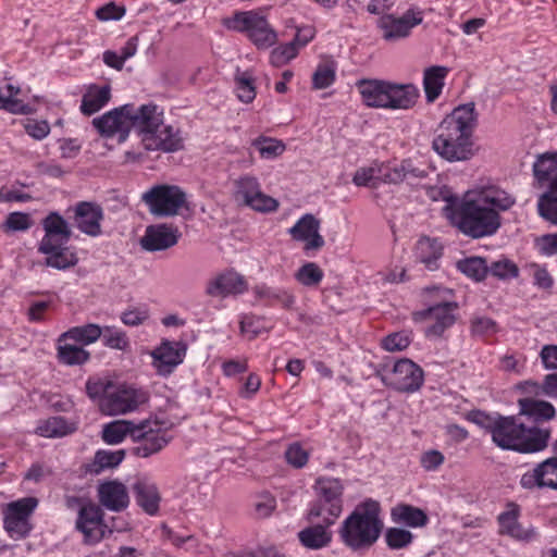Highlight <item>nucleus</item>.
I'll list each match as a JSON object with an SVG mask.
<instances>
[{
    "label": "nucleus",
    "instance_id": "obj_31",
    "mask_svg": "<svg viewBox=\"0 0 557 557\" xmlns=\"http://www.w3.org/2000/svg\"><path fill=\"white\" fill-rule=\"evenodd\" d=\"M100 503L108 509L121 511L128 506L129 497L126 486L116 481L101 484L98 490Z\"/></svg>",
    "mask_w": 557,
    "mask_h": 557
},
{
    "label": "nucleus",
    "instance_id": "obj_1",
    "mask_svg": "<svg viewBox=\"0 0 557 557\" xmlns=\"http://www.w3.org/2000/svg\"><path fill=\"white\" fill-rule=\"evenodd\" d=\"M515 205L513 194L498 185H487L468 190L460 198H447L443 211L462 234L478 239L496 234L502 226L500 214Z\"/></svg>",
    "mask_w": 557,
    "mask_h": 557
},
{
    "label": "nucleus",
    "instance_id": "obj_27",
    "mask_svg": "<svg viewBox=\"0 0 557 557\" xmlns=\"http://www.w3.org/2000/svg\"><path fill=\"white\" fill-rule=\"evenodd\" d=\"M386 98L385 109L408 110L416 104L419 98V89L412 84L388 82Z\"/></svg>",
    "mask_w": 557,
    "mask_h": 557
},
{
    "label": "nucleus",
    "instance_id": "obj_16",
    "mask_svg": "<svg viewBox=\"0 0 557 557\" xmlns=\"http://www.w3.org/2000/svg\"><path fill=\"white\" fill-rule=\"evenodd\" d=\"M456 310L457 305L455 302L445 301L417 312L414 318L426 323L424 335L428 338L437 339L456 322Z\"/></svg>",
    "mask_w": 557,
    "mask_h": 557
},
{
    "label": "nucleus",
    "instance_id": "obj_48",
    "mask_svg": "<svg viewBox=\"0 0 557 557\" xmlns=\"http://www.w3.org/2000/svg\"><path fill=\"white\" fill-rule=\"evenodd\" d=\"M414 535L406 529L393 527L385 532V542L391 549H403L409 547Z\"/></svg>",
    "mask_w": 557,
    "mask_h": 557
},
{
    "label": "nucleus",
    "instance_id": "obj_41",
    "mask_svg": "<svg viewBox=\"0 0 557 557\" xmlns=\"http://www.w3.org/2000/svg\"><path fill=\"white\" fill-rule=\"evenodd\" d=\"M137 423L128 420H115L103 425L102 440L110 445L122 443L126 436L133 440Z\"/></svg>",
    "mask_w": 557,
    "mask_h": 557
},
{
    "label": "nucleus",
    "instance_id": "obj_44",
    "mask_svg": "<svg viewBox=\"0 0 557 557\" xmlns=\"http://www.w3.org/2000/svg\"><path fill=\"white\" fill-rule=\"evenodd\" d=\"M102 329L97 324L74 326L62 333V338H67L81 345H89L101 337Z\"/></svg>",
    "mask_w": 557,
    "mask_h": 557
},
{
    "label": "nucleus",
    "instance_id": "obj_29",
    "mask_svg": "<svg viewBox=\"0 0 557 557\" xmlns=\"http://www.w3.org/2000/svg\"><path fill=\"white\" fill-rule=\"evenodd\" d=\"M143 144L147 150H163L174 152L183 148V138L178 131L172 126L158 128V132L150 138L143 137Z\"/></svg>",
    "mask_w": 557,
    "mask_h": 557
},
{
    "label": "nucleus",
    "instance_id": "obj_15",
    "mask_svg": "<svg viewBox=\"0 0 557 557\" xmlns=\"http://www.w3.org/2000/svg\"><path fill=\"white\" fill-rule=\"evenodd\" d=\"M423 21V13L420 9L411 8L401 16L384 14L380 17L377 27L382 32V38L394 42L410 36L412 29Z\"/></svg>",
    "mask_w": 557,
    "mask_h": 557
},
{
    "label": "nucleus",
    "instance_id": "obj_5",
    "mask_svg": "<svg viewBox=\"0 0 557 557\" xmlns=\"http://www.w3.org/2000/svg\"><path fill=\"white\" fill-rule=\"evenodd\" d=\"M86 394L97 403L106 416L125 414L138 409L148 400L143 388L124 383H115L109 377L91 376L86 382Z\"/></svg>",
    "mask_w": 557,
    "mask_h": 557
},
{
    "label": "nucleus",
    "instance_id": "obj_54",
    "mask_svg": "<svg viewBox=\"0 0 557 557\" xmlns=\"http://www.w3.org/2000/svg\"><path fill=\"white\" fill-rule=\"evenodd\" d=\"M336 77V69L331 63L319 64L312 75V85L315 89H324L331 86Z\"/></svg>",
    "mask_w": 557,
    "mask_h": 557
},
{
    "label": "nucleus",
    "instance_id": "obj_32",
    "mask_svg": "<svg viewBox=\"0 0 557 557\" xmlns=\"http://www.w3.org/2000/svg\"><path fill=\"white\" fill-rule=\"evenodd\" d=\"M391 518L393 522L412 529L424 528L430 520L423 509L409 504H398L393 507L391 510Z\"/></svg>",
    "mask_w": 557,
    "mask_h": 557
},
{
    "label": "nucleus",
    "instance_id": "obj_60",
    "mask_svg": "<svg viewBox=\"0 0 557 557\" xmlns=\"http://www.w3.org/2000/svg\"><path fill=\"white\" fill-rule=\"evenodd\" d=\"M23 126L25 132L36 140H42L50 134V125L45 120L27 119Z\"/></svg>",
    "mask_w": 557,
    "mask_h": 557
},
{
    "label": "nucleus",
    "instance_id": "obj_55",
    "mask_svg": "<svg viewBox=\"0 0 557 557\" xmlns=\"http://www.w3.org/2000/svg\"><path fill=\"white\" fill-rule=\"evenodd\" d=\"M298 54V47L296 42H288L274 48L270 54V63L273 66L280 67Z\"/></svg>",
    "mask_w": 557,
    "mask_h": 557
},
{
    "label": "nucleus",
    "instance_id": "obj_59",
    "mask_svg": "<svg viewBox=\"0 0 557 557\" xmlns=\"http://www.w3.org/2000/svg\"><path fill=\"white\" fill-rule=\"evenodd\" d=\"M149 318V310L147 307H133L125 310L122 315V322L127 326H138L144 324Z\"/></svg>",
    "mask_w": 557,
    "mask_h": 557
},
{
    "label": "nucleus",
    "instance_id": "obj_43",
    "mask_svg": "<svg viewBox=\"0 0 557 557\" xmlns=\"http://www.w3.org/2000/svg\"><path fill=\"white\" fill-rule=\"evenodd\" d=\"M20 91V87L10 82L4 87H0V109L14 114H28L29 106L16 98Z\"/></svg>",
    "mask_w": 557,
    "mask_h": 557
},
{
    "label": "nucleus",
    "instance_id": "obj_63",
    "mask_svg": "<svg viewBox=\"0 0 557 557\" xmlns=\"http://www.w3.org/2000/svg\"><path fill=\"white\" fill-rule=\"evenodd\" d=\"M445 461L444 455L436 449H430L424 451L420 457L421 467L425 471L437 470Z\"/></svg>",
    "mask_w": 557,
    "mask_h": 557
},
{
    "label": "nucleus",
    "instance_id": "obj_33",
    "mask_svg": "<svg viewBox=\"0 0 557 557\" xmlns=\"http://www.w3.org/2000/svg\"><path fill=\"white\" fill-rule=\"evenodd\" d=\"M442 255L443 247L435 238L422 237L416 244L414 257L428 270L434 271L438 269Z\"/></svg>",
    "mask_w": 557,
    "mask_h": 557
},
{
    "label": "nucleus",
    "instance_id": "obj_40",
    "mask_svg": "<svg viewBox=\"0 0 557 557\" xmlns=\"http://www.w3.org/2000/svg\"><path fill=\"white\" fill-rule=\"evenodd\" d=\"M325 522L305 528L298 533L299 542L309 549H320L327 546L332 541V533L327 531Z\"/></svg>",
    "mask_w": 557,
    "mask_h": 557
},
{
    "label": "nucleus",
    "instance_id": "obj_20",
    "mask_svg": "<svg viewBox=\"0 0 557 557\" xmlns=\"http://www.w3.org/2000/svg\"><path fill=\"white\" fill-rule=\"evenodd\" d=\"M180 237L178 228L172 224L150 225L140 238V246L146 251H161L175 246Z\"/></svg>",
    "mask_w": 557,
    "mask_h": 557
},
{
    "label": "nucleus",
    "instance_id": "obj_28",
    "mask_svg": "<svg viewBox=\"0 0 557 557\" xmlns=\"http://www.w3.org/2000/svg\"><path fill=\"white\" fill-rule=\"evenodd\" d=\"M111 100L110 85L90 84L82 96L79 110L84 115H92L104 108Z\"/></svg>",
    "mask_w": 557,
    "mask_h": 557
},
{
    "label": "nucleus",
    "instance_id": "obj_18",
    "mask_svg": "<svg viewBox=\"0 0 557 557\" xmlns=\"http://www.w3.org/2000/svg\"><path fill=\"white\" fill-rule=\"evenodd\" d=\"M519 484L527 491H557V457L547 458L533 469L525 471Z\"/></svg>",
    "mask_w": 557,
    "mask_h": 557
},
{
    "label": "nucleus",
    "instance_id": "obj_8",
    "mask_svg": "<svg viewBox=\"0 0 557 557\" xmlns=\"http://www.w3.org/2000/svg\"><path fill=\"white\" fill-rule=\"evenodd\" d=\"M141 201L154 216L169 218L178 214L186 205V194L176 185H154L141 195Z\"/></svg>",
    "mask_w": 557,
    "mask_h": 557
},
{
    "label": "nucleus",
    "instance_id": "obj_56",
    "mask_svg": "<svg viewBox=\"0 0 557 557\" xmlns=\"http://www.w3.org/2000/svg\"><path fill=\"white\" fill-rule=\"evenodd\" d=\"M32 224L28 213L12 212L7 216L3 228L7 232H25L32 227Z\"/></svg>",
    "mask_w": 557,
    "mask_h": 557
},
{
    "label": "nucleus",
    "instance_id": "obj_62",
    "mask_svg": "<svg viewBox=\"0 0 557 557\" xmlns=\"http://www.w3.org/2000/svg\"><path fill=\"white\" fill-rule=\"evenodd\" d=\"M406 171H409V170H408L407 165H404V161L400 164L395 165L393 168L383 165V170L381 173V181L384 183H389V184L401 183L404 181H407L406 180Z\"/></svg>",
    "mask_w": 557,
    "mask_h": 557
},
{
    "label": "nucleus",
    "instance_id": "obj_9",
    "mask_svg": "<svg viewBox=\"0 0 557 557\" xmlns=\"http://www.w3.org/2000/svg\"><path fill=\"white\" fill-rule=\"evenodd\" d=\"M228 27L245 33L258 49H268L277 39L275 30L269 25L267 18L253 11L237 13Z\"/></svg>",
    "mask_w": 557,
    "mask_h": 557
},
{
    "label": "nucleus",
    "instance_id": "obj_4",
    "mask_svg": "<svg viewBox=\"0 0 557 557\" xmlns=\"http://www.w3.org/2000/svg\"><path fill=\"white\" fill-rule=\"evenodd\" d=\"M486 420L485 428L493 443L500 449L531 454L547 447L550 437L547 429L527 428L513 417L498 416Z\"/></svg>",
    "mask_w": 557,
    "mask_h": 557
},
{
    "label": "nucleus",
    "instance_id": "obj_7",
    "mask_svg": "<svg viewBox=\"0 0 557 557\" xmlns=\"http://www.w3.org/2000/svg\"><path fill=\"white\" fill-rule=\"evenodd\" d=\"M314 490L318 500L308 512L310 520L322 518L327 525H332L343 511L344 484L342 480L330 476H320L315 480Z\"/></svg>",
    "mask_w": 557,
    "mask_h": 557
},
{
    "label": "nucleus",
    "instance_id": "obj_38",
    "mask_svg": "<svg viewBox=\"0 0 557 557\" xmlns=\"http://www.w3.org/2000/svg\"><path fill=\"white\" fill-rule=\"evenodd\" d=\"M57 357L62 364L82 366L90 359V352L81 346L71 344L70 339L62 338L60 335L57 339Z\"/></svg>",
    "mask_w": 557,
    "mask_h": 557
},
{
    "label": "nucleus",
    "instance_id": "obj_49",
    "mask_svg": "<svg viewBox=\"0 0 557 557\" xmlns=\"http://www.w3.org/2000/svg\"><path fill=\"white\" fill-rule=\"evenodd\" d=\"M263 159H274L285 151L283 141L270 137H259L252 141Z\"/></svg>",
    "mask_w": 557,
    "mask_h": 557
},
{
    "label": "nucleus",
    "instance_id": "obj_13",
    "mask_svg": "<svg viewBox=\"0 0 557 557\" xmlns=\"http://www.w3.org/2000/svg\"><path fill=\"white\" fill-rule=\"evenodd\" d=\"M234 198L236 201L261 212H272L278 207L276 199L262 193L258 178L248 174L235 180Z\"/></svg>",
    "mask_w": 557,
    "mask_h": 557
},
{
    "label": "nucleus",
    "instance_id": "obj_6",
    "mask_svg": "<svg viewBox=\"0 0 557 557\" xmlns=\"http://www.w3.org/2000/svg\"><path fill=\"white\" fill-rule=\"evenodd\" d=\"M534 178L544 191L536 201L539 216L557 227V152H545L533 163Z\"/></svg>",
    "mask_w": 557,
    "mask_h": 557
},
{
    "label": "nucleus",
    "instance_id": "obj_12",
    "mask_svg": "<svg viewBox=\"0 0 557 557\" xmlns=\"http://www.w3.org/2000/svg\"><path fill=\"white\" fill-rule=\"evenodd\" d=\"M132 104H123L114 108L91 121L92 126L103 138L116 137L119 144H123L132 129Z\"/></svg>",
    "mask_w": 557,
    "mask_h": 557
},
{
    "label": "nucleus",
    "instance_id": "obj_11",
    "mask_svg": "<svg viewBox=\"0 0 557 557\" xmlns=\"http://www.w3.org/2000/svg\"><path fill=\"white\" fill-rule=\"evenodd\" d=\"M382 382L396 391L413 393L423 384L424 373L420 366L410 359H399L393 367L381 373Z\"/></svg>",
    "mask_w": 557,
    "mask_h": 557
},
{
    "label": "nucleus",
    "instance_id": "obj_17",
    "mask_svg": "<svg viewBox=\"0 0 557 557\" xmlns=\"http://www.w3.org/2000/svg\"><path fill=\"white\" fill-rule=\"evenodd\" d=\"M187 346L183 342L162 339L150 352L151 366L160 376H169L183 363Z\"/></svg>",
    "mask_w": 557,
    "mask_h": 557
},
{
    "label": "nucleus",
    "instance_id": "obj_50",
    "mask_svg": "<svg viewBox=\"0 0 557 557\" xmlns=\"http://www.w3.org/2000/svg\"><path fill=\"white\" fill-rule=\"evenodd\" d=\"M382 170L383 164L377 162H374L369 166H361L355 172L352 183L358 187L369 186L372 183L374 184V181H381Z\"/></svg>",
    "mask_w": 557,
    "mask_h": 557
},
{
    "label": "nucleus",
    "instance_id": "obj_23",
    "mask_svg": "<svg viewBox=\"0 0 557 557\" xmlns=\"http://www.w3.org/2000/svg\"><path fill=\"white\" fill-rule=\"evenodd\" d=\"M319 230L320 221L313 214L307 213L288 230V234L294 240L305 243L304 249L306 251L318 250L325 243Z\"/></svg>",
    "mask_w": 557,
    "mask_h": 557
},
{
    "label": "nucleus",
    "instance_id": "obj_35",
    "mask_svg": "<svg viewBox=\"0 0 557 557\" xmlns=\"http://www.w3.org/2000/svg\"><path fill=\"white\" fill-rule=\"evenodd\" d=\"M518 404L520 413L527 416L534 422L549 421L556 416L555 407L546 400L525 397L519 399Z\"/></svg>",
    "mask_w": 557,
    "mask_h": 557
},
{
    "label": "nucleus",
    "instance_id": "obj_3",
    "mask_svg": "<svg viewBox=\"0 0 557 557\" xmlns=\"http://www.w3.org/2000/svg\"><path fill=\"white\" fill-rule=\"evenodd\" d=\"M384 528L379 502L368 498L358 504L338 529L341 542L352 550H366L380 539Z\"/></svg>",
    "mask_w": 557,
    "mask_h": 557
},
{
    "label": "nucleus",
    "instance_id": "obj_21",
    "mask_svg": "<svg viewBox=\"0 0 557 557\" xmlns=\"http://www.w3.org/2000/svg\"><path fill=\"white\" fill-rule=\"evenodd\" d=\"M103 219V209L97 202L81 201L74 208L76 227L88 236L98 237L102 234L101 223Z\"/></svg>",
    "mask_w": 557,
    "mask_h": 557
},
{
    "label": "nucleus",
    "instance_id": "obj_36",
    "mask_svg": "<svg viewBox=\"0 0 557 557\" xmlns=\"http://www.w3.org/2000/svg\"><path fill=\"white\" fill-rule=\"evenodd\" d=\"M449 71V67L443 65H433L424 70L423 88L429 102L435 101L442 94Z\"/></svg>",
    "mask_w": 557,
    "mask_h": 557
},
{
    "label": "nucleus",
    "instance_id": "obj_47",
    "mask_svg": "<svg viewBox=\"0 0 557 557\" xmlns=\"http://www.w3.org/2000/svg\"><path fill=\"white\" fill-rule=\"evenodd\" d=\"M488 273L494 277L507 281L519 276V268L512 260L503 257L491 262Z\"/></svg>",
    "mask_w": 557,
    "mask_h": 557
},
{
    "label": "nucleus",
    "instance_id": "obj_10",
    "mask_svg": "<svg viewBox=\"0 0 557 557\" xmlns=\"http://www.w3.org/2000/svg\"><path fill=\"white\" fill-rule=\"evenodd\" d=\"M168 429V423L158 419L137 423L133 441L139 445L135 448V454L140 458H147L162 450L171 441Z\"/></svg>",
    "mask_w": 557,
    "mask_h": 557
},
{
    "label": "nucleus",
    "instance_id": "obj_25",
    "mask_svg": "<svg viewBox=\"0 0 557 557\" xmlns=\"http://www.w3.org/2000/svg\"><path fill=\"white\" fill-rule=\"evenodd\" d=\"M132 128H136L143 137L150 138L158 132L163 123V111L154 103L143 104L135 108L132 104Z\"/></svg>",
    "mask_w": 557,
    "mask_h": 557
},
{
    "label": "nucleus",
    "instance_id": "obj_26",
    "mask_svg": "<svg viewBox=\"0 0 557 557\" xmlns=\"http://www.w3.org/2000/svg\"><path fill=\"white\" fill-rule=\"evenodd\" d=\"M76 528L84 534L86 543L94 544L103 537L102 510L96 505L81 507Z\"/></svg>",
    "mask_w": 557,
    "mask_h": 557
},
{
    "label": "nucleus",
    "instance_id": "obj_30",
    "mask_svg": "<svg viewBox=\"0 0 557 557\" xmlns=\"http://www.w3.org/2000/svg\"><path fill=\"white\" fill-rule=\"evenodd\" d=\"M387 87L388 82L382 79H360L357 83L362 102L369 108L385 109Z\"/></svg>",
    "mask_w": 557,
    "mask_h": 557
},
{
    "label": "nucleus",
    "instance_id": "obj_51",
    "mask_svg": "<svg viewBox=\"0 0 557 557\" xmlns=\"http://www.w3.org/2000/svg\"><path fill=\"white\" fill-rule=\"evenodd\" d=\"M239 325L242 334L248 339H253L267 331L264 319L255 314H243Z\"/></svg>",
    "mask_w": 557,
    "mask_h": 557
},
{
    "label": "nucleus",
    "instance_id": "obj_45",
    "mask_svg": "<svg viewBox=\"0 0 557 557\" xmlns=\"http://www.w3.org/2000/svg\"><path fill=\"white\" fill-rule=\"evenodd\" d=\"M458 269L474 281H482L488 274L486 260L481 257H471L458 262Z\"/></svg>",
    "mask_w": 557,
    "mask_h": 557
},
{
    "label": "nucleus",
    "instance_id": "obj_64",
    "mask_svg": "<svg viewBox=\"0 0 557 557\" xmlns=\"http://www.w3.org/2000/svg\"><path fill=\"white\" fill-rule=\"evenodd\" d=\"M535 246L537 250L544 256L557 255V233L546 234L536 238Z\"/></svg>",
    "mask_w": 557,
    "mask_h": 557
},
{
    "label": "nucleus",
    "instance_id": "obj_37",
    "mask_svg": "<svg viewBox=\"0 0 557 557\" xmlns=\"http://www.w3.org/2000/svg\"><path fill=\"white\" fill-rule=\"evenodd\" d=\"M252 294L257 301L265 306L282 305L284 308H289L295 301L294 296L286 289L265 284L253 286Z\"/></svg>",
    "mask_w": 557,
    "mask_h": 557
},
{
    "label": "nucleus",
    "instance_id": "obj_58",
    "mask_svg": "<svg viewBox=\"0 0 557 557\" xmlns=\"http://www.w3.org/2000/svg\"><path fill=\"white\" fill-rule=\"evenodd\" d=\"M411 343V336L408 332H397L387 335L383 342V348L387 351H400L406 349Z\"/></svg>",
    "mask_w": 557,
    "mask_h": 557
},
{
    "label": "nucleus",
    "instance_id": "obj_57",
    "mask_svg": "<svg viewBox=\"0 0 557 557\" xmlns=\"http://www.w3.org/2000/svg\"><path fill=\"white\" fill-rule=\"evenodd\" d=\"M285 459L288 465L300 469L307 465L309 460V453L301 444L293 443L285 451Z\"/></svg>",
    "mask_w": 557,
    "mask_h": 557
},
{
    "label": "nucleus",
    "instance_id": "obj_61",
    "mask_svg": "<svg viewBox=\"0 0 557 557\" xmlns=\"http://www.w3.org/2000/svg\"><path fill=\"white\" fill-rule=\"evenodd\" d=\"M236 94L238 99L245 103L255 99L256 89L251 77L244 74L236 79Z\"/></svg>",
    "mask_w": 557,
    "mask_h": 557
},
{
    "label": "nucleus",
    "instance_id": "obj_34",
    "mask_svg": "<svg viewBox=\"0 0 557 557\" xmlns=\"http://www.w3.org/2000/svg\"><path fill=\"white\" fill-rule=\"evenodd\" d=\"M135 498L137 504L150 516L159 510L161 500L158 487L147 479H140L134 484Z\"/></svg>",
    "mask_w": 557,
    "mask_h": 557
},
{
    "label": "nucleus",
    "instance_id": "obj_22",
    "mask_svg": "<svg viewBox=\"0 0 557 557\" xmlns=\"http://www.w3.org/2000/svg\"><path fill=\"white\" fill-rule=\"evenodd\" d=\"M248 289L246 278L234 270L220 273L208 281L206 293L211 297L225 298L231 295H239Z\"/></svg>",
    "mask_w": 557,
    "mask_h": 557
},
{
    "label": "nucleus",
    "instance_id": "obj_14",
    "mask_svg": "<svg viewBox=\"0 0 557 557\" xmlns=\"http://www.w3.org/2000/svg\"><path fill=\"white\" fill-rule=\"evenodd\" d=\"M38 506L36 497H24L9 503L4 510V529L11 537H25L32 529L29 517Z\"/></svg>",
    "mask_w": 557,
    "mask_h": 557
},
{
    "label": "nucleus",
    "instance_id": "obj_2",
    "mask_svg": "<svg viewBox=\"0 0 557 557\" xmlns=\"http://www.w3.org/2000/svg\"><path fill=\"white\" fill-rule=\"evenodd\" d=\"M478 124L475 104L469 102L453 110L441 123L433 149L449 162L469 160L473 156L472 134Z\"/></svg>",
    "mask_w": 557,
    "mask_h": 557
},
{
    "label": "nucleus",
    "instance_id": "obj_42",
    "mask_svg": "<svg viewBox=\"0 0 557 557\" xmlns=\"http://www.w3.org/2000/svg\"><path fill=\"white\" fill-rule=\"evenodd\" d=\"M75 430L73 423L66 421L63 417H50L38 422L36 433L42 437H62Z\"/></svg>",
    "mask_w": 557,
    "mask_h": 557
},
{
    "label": "nucleus",
    "instance_id": "obj_19",
    "mask_svg": "<svg viewBox=\"0 0 557 557\" xmlns=\"http://www.w3.org/2000/svg\"><path fill=\"white\" fill-rule=\"evenodd\" d=\"M37 251L45 256L44 264L57 270H67L78 262L74 248L63 242H39Z\"/></svg>",
    "mask_w": 557,
    "mask_h": 557
},
{
    "label": "nucleus",
    "instance_id": "obj_39",
    "mask_svg": "<svg viewBox=\"0 0 557 557\" xmlns=\"http://www.w3.org/2000/svg\"><path fill=\"white\" fill-rule=\"evenodd\" d=\"M45 234L40 242H63L69 243L71 238V228L69 223L57 212L49 213L42 220Z\"/></svg>",
    "mask_w": 557,
    "mask_h": 557
},
{
    "label": "nucleus",
    "instance_id": "obj_53",
    "mask_svg": "<svg viewBox=\"0 0 557 557\" xmlns=\"http://www.w3.org/2000/svg\"><path fill=\"white\" fill-rule=\"evenodd\" d=\"M101 337L103 345L109 348L125 350L129 346L125 332L114 326H106L102 330Z\"/></svg>",
    "mask_w": 557,
    "mask_h": 557
},
{
    "label": "nucleus",
    "instance_id": "obj_52",
    "mask_svg": "<svg viewBox=\"0 0 557 557\" xmlns=\"http://www.w3.org/2000/svg\"><path fill=\"white\" fill-rule=\"evenodd\" d=\"M125 457L123 449L119 450H98L95 455L94 465L96 472H99L107 468H114L119 466Z\"/></svg>",
    "mask_w": 557,
    "mask_h": 557
},
{
    "label": "nucleus",
    "instance_id": "obj_24",
    "mask_svg": "<svg viewBox=\"0 0 557 557\" xmlns=\"http://www.w3.org/2000/svg\"><path fill=\"white\" fill-rule=\"evenodd\" d=\"M520 507L515 503H509L505 511L498 516L500 534L508 535L517 541L530 542L536 539L537 533L534 528H523L519 522Z\"/></svg>",
    "mask_w": 557,
    "mask_h": 557
},
{
    "label": "nucleus",
    "instance_id": "obj_46",
    "mask_svg": "<svg viewBox=\"0 0 557 557\" xmlns=\"http://www.w3.org/2000/svg\"><path fill=\"white\" fill-rule=\"evenodd\" d=\"M324 277L322 269L314 262H307L295 273V278L306 287L318 286Z\"/></svg>",
    "mask_w": 557,
    "mask_h": 557
}]
</instances>
